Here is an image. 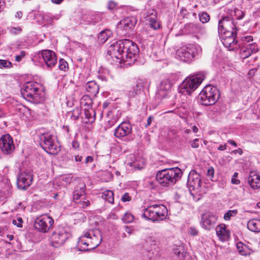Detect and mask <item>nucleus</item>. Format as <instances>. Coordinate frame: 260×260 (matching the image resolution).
<instances>
[{
	"mask_svg": "<svg viewBox=\"0 0 260 260\" xmlns=\"http://www.w3.org/2000/svg\"><path fill=\"white\" fill-rule=\"evenodd\" d=\"M80 205V207L84 208L87 207L90 204V202L88 200H85L84 201L80 200L79 203H76Z\"/></svg>",
	"mask_w": 260,
	"mask_h": 260,
	"instance_id": "864d4df0",
	"label": "nucleus"
},
{
	"mask_svg": "<svg viewBox=\"0 0 260 260\" xmlns=\"http://www.w3.org/2000/svg\"><path fill=\"white\" fill-rule=\"evenodd\" d=\"M40 144L48 153L56 154L60 151V148L55 141V137L49 133L41 134L39 137Z\"/></svg>",
	"mask_w": 260,
	"mask_h": 260,
	"instance_id": "423d86ee",
	"label": "nucleus"
},
{
	"mask_svg": "<svg viewBox=\"0 0 260 260\" xmlns=\"http://www.w3.org/2000/svg\"><path fill=\"white\" fill-rule=\"evenodd\" d=\"M88 233L91 234V235L89 236V238L91 239V241H90V248H94L97 247L100 244L102 240L100 232L98 231H90Z\"/></svg>",
	"mask_w": 260,
	"mask_h": 260,
	"instance_id": "4be33fe9",
	"label": "nucleus"
},
{
	"mask_svg": "<svg viewBox=\"0 0 260 260\" xmlns=\"http://www.w3.org/2000/svg\"><path fill=\"white\" fill-rule=\"evenodd\" d=\"M189 233L191 235L196 236L198 234L197 230L193 227H190L189 229Z\"/></svg>",
	"mask_w": 260,
	"mask_h": 260,
	"instance_id": "13d9d810",
	"label": "nucleus"
},
{
	"mask_svg": "<svg viewBox=\"0 0 260 260\" xmlns=\"http://www.w3.org/2000/svg\"><path fill=\"white\" fill-rule=\"evenodd\" d=\"M79 147V144L77 141H73L72 142V147L74 149L76 150Z\"/></svg>",
	"mask_w": 260,
	"mask_h": 260,
	"instance_id": "052dcab7",
	"label": "nucleus"
},
{
	"mask_svg": "<svg viewBox=\"0 0 260 260\" xmlns=\"http://www.w3.org/2000/svg\"><path fill=\"white\" fill-rule=\"evenodd\" d=\"M103 198L104 200L108 201L110 203L114 202V194L111 190L105 191L103 193Z\"/></svg>",
	"mask_w": 260,
	"mask_h": 260,
	"instance_id": "c9c22d12",
	"label": "nucleus"
},
{
	"mask_svg": "<svg viewBox=\"0 0 260 260\" xmlns=\"http://www.w3.org/2000/svg\"><path fill=\"white\" fill-rule=\"evenodd\" d=\"M12 67V63L8 60L0 59L1 69H10Z\"/></svg>",
	"mask_w": 260,
	"mask_h": 260,
	"instance_id": "a19ab883",
	"label": "nucleus"
},
{
	"mask_svg": "<svg viewBox=\"0 0 260 260\" xmlns=\"http://www.w3.org/2000/svg\"><path fill=\"white\" fill-rule=\"evenodd\" d=\"M132 199V198L131 196H129L128 193H125L123 194L122 197H121V201L123 202L129 201Z\"/></svg>",
	"mask_w": 260,
	"mask_h": 260,
	"instance_id": "6e6d98bb",
	"label": "nucleus"
},
{
	"mask_svg": "<svg viewBox=\"0 0 260 260\" xmlns=\"http://www.w3.org/2000/svg\"><path fill=\"white\" fill-rule=\"evenodd\" d=\"M146 82L142 80H138L137 81V84L134 87L133 90L129 91L128 93V96L129 98H134L137 95L139 94L140 92L141 89L144 86V84Z\"/></svg>",
	"mask_w": 260,
	"mask_h": 260,
	"instance_id": "b1692460",
	"label": "nucleus"
},
{
	"mask_svg": "<svg viewBox=\"0 0 260 260\" xmlns=\"http://www.w3.org/2000/svg\"><path fill=\"white\" fill-rule=\"evenodd\" d=\"M171 87V83L168 80H165L162 81L158 87L157 91V98L162 99L166 97L169 93Z\"/></svg>",
	"mask_w": 260,
	"mask_h": 260,
	"instance_id": "6ab92c4d",
	"label": "nucleus"
},
{
	"mask_svg": "<svg viewBox=\"0 0 260 260\" xmlns=\"http://www.w3.org/2000/svg\"><path fill=\"white\" fill-rule=\"evenodd\" d=\"M229 15L232 18L234 19L235 17L236 19H241L244 17L243 12L238 9L231 10Z\"/></svg>",
	"mask_w": 260,
	"mask_h": 260,
	"instance_id": "72a5a7b5",
	"label": "nucleus"
},
{
	"mask_svg": "<svg viewBox=\"0 0 260 260\" xmlns=\"http://www.w3.org/2000/svg\"><path fill=\"white\" fill-rule=\"evenodd\" d=\"M42 18L43 21V22H46L50 23L53 18L52 17L50 14L49 13H45L41 14Z\"/></svg>",
	"mask_w": 260,
	"mask_h": 260,
	"instance_id": "c03bdc74",
	"label": "nucleus"
},
{
	"mask_svg": "<svg viewBox=\"0 0 260 260\" xmlns=\"http://www.w3.org/2000/svg\"><path fill=\"white\" fill-rule=\"evenodd\" d=\"M235 38L236 37H231L225 38L221 37L220 40L225 47L229 48L230 50H232L234 49V46L237 43V41H235Z\"/></svg>",
	"mask_w": 260,
	"mask_h": 260,
	"instance_id": "a878e982",
	"label": "nucleus"
},
{
	"mask_svg": "<svg viewBox=\"0 0 260 260\" xmlns=\"http://www.w3.org/2000/svg\"><path fill=\"white\" fill-rule=\"evenodd\" d=\"M218 34L220 39H221V37L226 38L231 37H236L237 35L236 31L234 30H223L222 31H218Z\"/></svg>",
	"mask_w": 260,
	"mask_h": 260,
	"instance_id": "f704fd0d",
	"label": "nucleus"
},
{
	"mask_svg": "<svg viewBox=\"0 0 260 260\" xmlns=\"http://www.w3.org/2000/svg\"><path fill=\"white\" fill-rule=\"evenodd\" d=\"M26 53L24 51H21L19 54L16 55L15 57V60L17 62L21 61L23 57H25Z\"/></svg>",
	"mask_w": 260,
	"mask_h": 260,
	"instance_id": "8fccbe9b",
	"label": "nucleus"
},
{
	"mask_svg": "<svg viewBox=\"0 0 260 260\" xmlns=\"http://www.w3.org/2000/svg\"><path fill=\"white\" fill-rule=\"evenodd\" d=\"M243 41L246 42H249L252 41V37L251 36L245 37L244 39H243Z\"/></svg>",
	"mask_w": 260,
	"mask_h": 260,
	"instance_id": "69168bd1",
	"label": "nucleus"
},
{
	"mask_svg": "<svg viewBox=\"0 0 260 260\" xmlns=\"http://www.w3.org/2000/svg\"><path fill=\"white\" fill-rule=\"evenodd\" d=\"M85 186L80 188V190L77 189L73 192V200L76 203H79L80 199H83L85 197Z\"/></svg>",
	"mask_w": 260,
	"mask_h": 260,
	"instance_id": "c85d7f7f",
	"label": "nucleus"
},
{
	"mask_svg": "<svg viewBox=\"0 0 260 260\" xmlns=\"http://www.w3.org/2000/svg\"><path fill=\"white\" fill-rule=\"evenodd\" d=\"M125 164L127 166L133 167L134 170H141L143 168V166L139 164L137 160L135 161H129L127 159L126 160Z\"/></svg>",
	"mask_w": 260,
	"mask_h": 260,
	"instance_id": "58836bf2",
	"label": "nucleus"
},
{
	"mask_svg": "<svg viewBox=\"0 0 260 260\" xmlns=\"http://www.w3.org/2000/svg\"><path fill=\"white\" fill-rule=\"evenodd\" d=\"M174 254L178 257L179 260H184L187 258L188 254L185 251L184 248L182 246H179L174 250Z\"/></svg>",
	"mask_w": 260,
	"mask_h": 260,
	"instance_id": "c756f323",
	"label": "nucleus"
},
{
	"mask_svg": "<svg viewBox=\"0 0 260 260\" xmlns=\"http://www.w3.org/2000/svg\"><path fill=\"white\" fill-rule=\"evenodd\" d=\"M59 68L60 70L66 71L68 68L67 62L63 59H60L59 61Z\"/></svg>",
	"mask_w": 260,
	"mask_h": 260,
	"instance_id": "49530a36",
	"label": "nucleus"
},
{
	"mask_svg": "<svg viewBox=\"0 0 260 260\" xmlns=\"http://www.w3.org/2000/svg\"><path fill=\"white\" fill-rule=\"evenodd\" d=\"M257 106L258 109V113L260 116V98L257 101Z\"/></svg>",
	"mask_w": 260,
	"mask_h": 260,
	"instance_id": "774afa93",
	"label": "nucleus"
},
{
	"mask_svg": "<svg viewBox=\"0 0 260 260\" xmlns=\"http://www.w3.org/2000/svg\"><path fill=\"white\" fill-rule=\"evenodd\" d=\"M144 18L149 22L151 28L154 30L159 28L160 24L157 21V13L155 10H148L145 14Z\"/></svg>",
	"mask_w": 260,
	"mask_h": 260,
	"instance_id": "a211bd4d",
	"label": "nucleus"
},
{
	"mask_svg": "<svg viewBox=\"0 0 260 260\" xmlns=\"http://www.w3.org/2000/svg\"><path fill=\"white\" fill-rule=\"evenodd\" d=\"M217 217L213 213L207 212L203 214L201 218V224L206 230H210L214 228L217 221Z\"/></svg>",
	"mask_w": 260,
	"mask_h": 260,
	"instance_id": "2eb2a0df",
	"label": "nucleus"
},
{
	"mask_svg": "<svg viewBox=\"0 0 260 260\" xmlns=\"http://www.w3.org/2000/svg\"><path fill=\"white\" fill-rule=\"evenodd\" d=\"M203 73H199L187 77L179 86L180 91L183 94H190L197 89L205 79Z\"/></svg>",
	"mask_w": 260,
	"mask_h": 260,
	"instance_id": "39448f33",
	"label": "nucleus"
},
{
	"mask_svg": "<svg viewBox=\"0 0 260 260\" xmlns=\"http://www.w3.org/2000/svg\"><path fill=\"white\" fill-rule=\"evenodd\" d=\"M252 173H250L248 178V183L252 188L257 189L260 187V176L256 174L252 175Z\"/></svg>",
	"mask_w": 260,
	"mask_h": 260,
	"instance_id": "bb28decb",
	"label": "nucleus"
},
{
	"mask_svg": "<svg viewBox=\"0 0 260 260\" xmlns=\"http://www.w3.org/2000/svg\"><path fill=\"white\" fill-rule=\"evenodd\" d=\"M43 61L47 68L52 69L57 63V57L56 54L52 50H44L41 52Z\"/></svg>",
	"mask_w": 260,
	"mask_h": 260,
	"instance_id": "4468645a",
	"label": "nucleus"
},
{
	"mask_svg": "<svg viewBox=\"0 0 260 260\" xmlns=\"http://www.w3.org/2000/svg\"><path fill=\"white\" fill-rule=\"evenodd\" d=\"M214 170L213 167H209L207 171V175L208 177L212 179L214 177Z\"/></svg>",
	"mask_w": 260,
	"mask_h": 260,
	"instance_id": "5fc2aeb1",
	"label": "nucleus"
},
{
	"mask_svg": "<svg viewBox=\"0 0 260 260\" xmlns=\"http://www.w3.org/2000/svg\"><path fill=\"white\" fill-rule=\"evenodd\" d=\"M216 232L217 236L222 241L227 240L230 237V232L226 229L224 224L218 225L216 228Z\"/></svg>",
	"mask_w": 260,
	"mask_h": 260,
	"instance_id": "5701e85b",
	"label": "nucleus"
},
{
	"mask_svg": "<svg viewBox=\"0 0 260 260\" xmlns=\"http://www.w3.org/2000/svg\"><path fill=\"white\" fill-rule=\"evenodd\" d=\"M246 46L249 50L252 51V54L257 51L256 45L254 43L249 44Z\"/></svg>",
	"mask_w": 260,
	"mask_h": 260,
	"instance_id": "3c124183",
	"label": "nucleus"
},
{
	"mask_svg": "<svg viewBox=\"0 0 260 260\" xmlns=\"http://www.w3.org/2000/svg\"><path fill=\"white\" fill-rule=\"evenodd\" d=\"M85 118L87 119L88 122H92L95 120V113L93 109H84Z\"/></svg>",
	"mask_w": 260,
	"mask_h": 260,
	"instance_id": "473e14b6",
	"label": "nucleus"
},
{
	"mask_svg": "<svg viewBox=\"0 0 260 260\" xmlns=\"http://www.w3.org/2000/svg\"><path fill=\"white\" fill-rule=\"evenodd\" d=\"M80 104L85 108L90 109L92 107V101L89 95H84L81 99Z\"/></svg>",
	"mask_w": 260,
	"mask_h": 260,
	"instance_id": "7c9ffc66",
	"label": "nucleus"
},
{
	"mask_svg": "<svg viewBox=\"0 0 260 260\" xmlns=\"http://www.w3.org/2000/svg\"><path fill=\"white\" fill-rule=\"evenodd\" d=\"M132 126L127 122H122L115 130L114 135L117 138H122L128 136L131 133Z\"/></svg>",
	"mask_w": 260,
	"mask_h": 260,
	"instance_id": "dca6fc26",
	"label": "nucleus"
},
{
	"mask_svg": "<svg viewBox=\"0 0 260 260\" xmlns=\"http://www.w3.org/2000/svg\"><path fill=\"white\" fill-rule=\"evenodd\" d=\"M227 142L229 144L234 146V147H237V143L233 140H232V139L228 140L227 141Z\"/></svg>",
	"mask_w": 260,
	"mask_h": 260,
	"instance_id": "338daca9",
	"label": "nucleus"
},
{
	"mask_svg": "<svg viewBox=\"0 0 260 260\" xmlns=\"http://www.w3.org/2000/svg\"><path fill=\"white\" fill-rule=\"evenodd\" d=\"M199 141V139H195L192 141L190 142V146L193 148H197L199 147V143L198 142Z\"/></svg>",
	"mask_w": 260,
	"mask_h": 260,
	"instance_id": "4d7b16f0",
	"label": "nucleus"
},
{
	"mask_svg": "<svg viewBox=\"0 0 260 260\" xmlns=\"http://www.w3.org/2000/svg\"><path fill=\"white\" fill-rule=\"evenodd\" d=\"M84 87L87 92L94 95L99 93V87L94 81H90L87 82Z\"/></svg>",
	"mask_w": 260,
	"mask_h": 260,
	"instance_id": "393cba45",
	"label": "nucleus"
},
{
	"mask_svg": "<svg viewBox=\"0 0 260 260\" xmlns=\"http://www.w3.org/2000/svg\"><path fill=\"white\" fill-rule=\"evenodd\" d=\"M238 173L235 172L232 178V183L234 184H239L240 183V181L239 179H237V178L238 177Z\"/></svg>",
	"mask_w": 260,
	"mask_h": 260,
	"instance_id": "603ef678",
	"label": "nucleus"
},
{
	"mask_svg": "<svg viewBox=\"0 0 260 260\" xmlns=\"http://www.w3.org/2000/svg\"><path fill=\"white\" fill-rule=\"evenodd\" d=\"M134 219V216L130 213L126 212L122 217V220L125 223L132 222Z\"/></svg>",
	"mask_w": 260,
	"mask_h": 260,
	"instance_id": "37998d69",
	"label": "nucleus"
},
{
	"mask_svg": "<svg viewBox=\"0 0 260 260\" xmlns=\"http://www.w3.org/2000/svg\"><path fill=\"white\" fill-rule=\"evenodd\" d=\"M112 35V32L110 30H105L101 31L98 36V40L100 43H104Z\"/></svg>",
	"mask_w": 260,
	"mask_h": 260,
	"instance_id": "2f4dec72",
	"label": "nucleus"
},
{
	"mask_svg": "<svg viewBox=\"0 0 260 260\" xmlns=\"http://www.w3.org/2000/svg\"><path fill=\"white\" fill-rule=\"evenodd\" d=\"M168 215L167 207L162 204H153L144 210L142 217L153 222H159L166 218Z\"/></svg>",
	"mask_w": 260,
	"mask_h": 260,
	"instance_id": "20e7f679",
	"label": "nucleus"
},
{
	"mask_svg": "<svg viewBox=\"0 0 260 260\" xmlns=\"http://www.w3.org/2000/svg\"><path fill=\"white\" fill-rule=\"evenodd\" d=\"M247 228L255 233L260 232V219H252L248 221Z\"/></svg>",
	"mask_w": 260,
	"mask_h": 260,
	"instance_id": "cd10ccee",
	"label": "nucleus"
},
{
	"mask_svg": "<svg viewBox=\"0 0 260 260\" xmlns=\"http://www.w3.org/2000/svg\"><path fill=\"white\" fill-rule=\"evenodd\" d=\"M53 223L54 220L52 218L45 214L36 218L34 226L39 231L46 233L52 227Z\"/></svg>",
	"mask_w": 260,
	"mask_h": 260,
	"instance_id": "9d476101",
	"label": "nucleus"
},
{
	"mask_svg": "<svg viewBox=\"0 0 260 260\" xmlns=\"http://www.w3.org/2000/svg\"><path fill=\"white\" fill-rule=\"evenodd\" d=\"M218 96L219 93L217 89L211 85L205 86L199 95L201 104L205 106L214 104Z\"/></svg>",
	"mask_w": 260,
	"mask_h": 260,
	"instance_id": "0eeeda50",
	"label": "nucleus"
},
{
	"mask_svg": "<svg viewBox=\"0 0 260 260\" xmlns=\"http://www.w3.org/2000/svg\"><path fill=\"white\" fill-rule=\"evenodd\" d=\"M237 248L240 254L242 255H247V247L242 242H238L237 244Z\"/></svg>",
	"mask_w": 260,
	"mask_h": 260,
	"instance_id": "4c0bfd02",
	"label": "nucleus"
},
{
	"mask_svg": "<svg viewBox=\"0 0 260 260\" xmlns=\"http://www.w3.org/2000/svg\"><path fill=\"white\" fill-rule=\"evenodd\" d=\"M243 152L241 148H239L236 150H234L231 152V154H237L238 153L239 155H241L243 154Z\"/></svg>",
	"mask_w": 260,
	"mask_h": 260,
	"instance_id": "bf43d9fd",
	"label": "nucleus"
},
{
	"mask_svg": "<svg viewBox=\"0 0 260 260\" xmlns=\"http://www.w3.org/2000/svg\"><path fill=\"white\" fill-rule=\"evenodd\" d=\"M32 174L27 170L22 171L17 177V186L19 189H26L32 182Z\"/></svg>",
	"mask_w": 260,
	"mask_h": 260,
	"instance_id": "f8f14e48",
	"label": "nucleus"
},
{
	"mask_svg": "<svg viewBox=\"0 0 260 260\" xmlns=\"http://www.w3.org/2000/svg\"><path fill=\"white\" fill-rule=\"evenodd\" d=\"M136 23L137 20L135 17H126L120 21V27L125 31H127L133 28Z\"/></svg>",
	"mask_w": 260,
	"mask_h": 260,
	"instance_id": "412c9836",
	"label": "nucleus"
},
{
	"mask_svg": "<svg viewBox=\"0 0 260 260\" xmlns=\"http://www.w3.org/2000/svg\"><path fill=\"white\" fill-rule=\"evenodd\" d=\"M227 145L224 144L223 145H220L219 147L217 148V149L219 151H223L226 149Z\"/></svg>",
	"mask_w": 260,
	"mask_h": 260,
	"instance_id": "680f3d73",
	"label": "nucleus"
},
{
	"mask_svg": "<svg viewBox=\"0 0 260 260\" xmlns=\"http://www.w3.org/2000/svg\"><path fill=\"white\" fill-rule=\"evenodd\" d=\"M201 179L200 175L194 171H191L188 176L187 185L190 194L194 197L192 191L199 190L201 187Z\"/></svg>",
	"mask_w": 260,
	"mask_h": 260,
	"instance_id": "9b49d317",
	"label": "nucleus"
},
{
	"mask_svg": "<svg viewBox=\"0 0 260 260\" xmlns=\"http://www.w3.org/2000/svg\"><path fill=\"white\" fill-rule=\"evenodd\" d=\"M125 231L130 235L132 233L133 229L131 227L126 226H125Z\"/></svg>",
	"mask_w": 260,
	"mask_h": 260,
	"instance_id": "0e129e2a",
	"label": "nucleus"
},
{
	"mask_svg": "<svg viewBox=\"0 0 260 260\" xmlns=\"http://www.w3.org/2000/svg\"><path fill=\"white\" fill-rule=\"evenodd\" d=\"M182 171L178 168L166 169L159 171L156 178L158 183L163 186L174 184L181 177Z\"/></svg>",
	"mask_w": 260,
	"mask_h": 260,
	"instance_id": "7ed1b4c3",
	"label": "nucleus"
},
{
	"mask_svg": "<svg viewBox=\"0 0 260 260\" xmlns=\"http://www.w3.org/2000/svg\"><path fill=\"white\" fill-rule=\"evenodd\" d=\"M91 235V233H85L81 236L78 240V245L80 247V250L81 251H88L90 248V241L91 239L89 238V236Z\"/></svg>",
	"mask_w": 260,
	"mask_h": 260,
	"instance_id": "aec40b11",
	"label": "nucleus"
},
{
	"mask_svg": "<svg viewBox=\"0 0 260 260\" xmlns=\"http://www.w3.org/2000/svg\"><path fill=\"white\" fill-rule=\"evenodd\" d=\"M238 213L237 210H231L227 211L224 215V219L225 220H230L232 217H235Z\"/></svg>",
	"mask_w": 260,
	"mask_h": 260,
	"instance_id": "ea45409f",
	"label": "nucleus"
},
{
	"mask_svg": "<svg viewBox=\"0 0 260 260\" xmlns=\"http://www.w3.org/2000/svg\"><path fill=\"white\" fill-rule=\"evenodd\" d=\"M70 236L71 234L67 229L62 226H58L50 237L51 244L55 247H59L63 245Z\"/></svg>",
	"mask_w": 260,
	"mask_h": 260,
	"instance_id": "1a4fd4ad",
	"label": "nucleus"
},
{
	"mask_svg": "<svg viewBox=\"0 0 260 260\" xmlns=\"http://www.w3.org/2000/svg\"><path fill=\"white\" fill-rule=\"evenodd\" d=\"M0 148L5 154L11 153L15 149L12 137L9 134L2 136L0 138Z\"/></svg>",
	"mask_w": 260,
	"mask_h": 260,
	"instance_id": "ddd939ff",
	"label": "nucleus"
},
{
	"mask_svg": "<svg viewBox=\"0 0 260 260\" xmlns=\"http://www.w3.org/2000/svg\"><path fill=\"white\" fill-rule=\"evenodd\" d=\"M234 28L236 29V27L234 22L233 18L224 17L219 21L218 31H222L223 30H234Z\"/></svg>",
	"mask_w": 260,
	"mask_h": 260,
	"instance_id": "f3484780",
	"label": "nucleus"
},
{
	"mask_svg": "<svg viewBox=\"0 0 260 260\" xmlns=\"http://www.w3.org/2000/svg\"><path fill=\"white\" fill-rule=\"evenodd\" d=\"M8 29L9 30V32L13 35H17L20 34L21 31L22 29L20 27H10L8 28Z\"/></svg>",
	"mask_w": 260,
	"mask_h": 260,
	"instance_id": "de8ad7c7",
	"label": "nucleus"
},
{
	"mask_svg": "<svg viewBox=\"0 0 260 260\" xmlns=\"http://www.w3.org/2000/svg\"><path fill=\"white\" fill-rule=\"evenodd\" d=\"M12 223L13 224L17 225V227L20 228L22 226L23 220L21 217H19L13 219Z\"/></svg>",
	"mask_w": 260,
	"mask_h": 260,
	"instance_id": "09e8293b",
	"label": "nucleus"
},
{
	"mask_svg": "<svg viewBox=\"0 0 260 260\" xmlns=\"http://www.w3.org/2000/svg\"><path fill=\"white\" fill-rule=\"evenodd\" d=\"M93 160V158L91 156H88L86 157L85 162L86 164H88V163L92 162Z\"/></svg>",
	"mask_w": 260,
	"mask_h": 260,
	"instance_id": "e2e57ef3",
	"label": "nucleus"
},
{
	"mask_svg": "<svg viewBox=\"0 0 260 260\" xmlns=\"http://www.w3.org/2000/svg\"><path fill=\"white\" fill-rule=\"evenodd\" d=\"M81 114V110L79 108H75L72 111V117L74 120H77L79 118Z\"/></svg>",
	"mask_w": 260,
	"mask_h": 260,
	"instance_id": "a18cd8bd",
	"label": "nucleus"
},
{
	"mask_svg": "<svg viewBox=\"0 0 260 260\" xmlns=\"http://www.w3.org/2000/svg\"><path fill=\"white\" fill-rule=\"evenodd\" d=\"M139 52V49L137 45L128 39L113 43L108 50V54L112 58L120 59L129 64L136 61Z\"/></svg>",
	"mask_w": 260,
	"mask_h": 260,
	"instance_id": "f257e3e1",
	"label": "nucleus"
},
{
	"mask_svg": "<svg viewBox=\"0 0 260 260\" xmlns=\"http://www.w3.org/2000/svg\"><path fill=\"white\" fill-rule=\"evenodd\" d=\"M200 20L203 23H207L210 20V16L207 12H202L199 14Z\"/></svg>",
	"mask_w": 260,
	"mask_h": 260,
	"instance_id": "79ce46f5",
	"label": "nucleus"
},
{
	"mask_svg": "<svg viewBox=\"0 0 260 260\" xmlns=\"http://www.w3.org/2000/svg\"><path fill=\"white\" fill-rule=\"evenodd\" d=\"M21 94L24 99L35 104H39L44 99L41 84L34 81L24 83L21 88Z\"/></svg>",
	"mask_w": 260,
	"mask_h": 260,
	"instance_id": "f03ea898",
	"label": "nucleus"
},
{
	"mask_svg": "<svg viewBox=\"0 0 260 260\" xmlns=\"http://www.w3.org/2000/svg\"><path fill=\"white\" fill-rule=\"evenodd\" d=\"M201 51L200 47L189 44L177 50L176 58L184 62H189L198 55Z\"/></svg>",
	"mask_w": 260,
	"mask_h": 260,
	"instance_id": "6e6552de",
	"label": "nucleus"
},
{
	"mask_svg": "<svg viewBox=\"0 0 260 260\" xmlns=\"http://www.w3.org/2000/svg\"><path fill=\"white\" fill-rule=\"evenodd\" d=\"M252 54V51L249 50L245 45L242 47L240 51L241 57L246 58L248 57Z\"/></svg>",
	"mask_w": 260,
	"mask_h": 260,
	"instance_id": "e433bc0d",
	"label": "nucleus"
}]
</instances>
